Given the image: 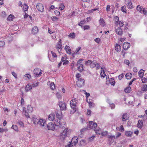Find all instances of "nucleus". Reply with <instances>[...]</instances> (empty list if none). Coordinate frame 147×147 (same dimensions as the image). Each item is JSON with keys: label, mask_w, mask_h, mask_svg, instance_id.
<instances>
[{"label": "nucleus", "mask_w": 147, "mask_h": 147, "mask_svg": "<svg viewBox=\"0 0 147 147\" xmlns=\"http://www.w3.org/2000/svg\"><path fill=\"white\" fill-rule=\"evenodd\" d=\"M54 124L52 122H50L47 125L49 130H54L55 129V125L61 128L62 129L65 126L66 123L65 122H61L59 119H56L55 121Z\"/></svg>", "instance_id": "1"}, {"label": "nucleus", "mask_w": 147, "mask_h": 147, "mask_svg": "<svg viewBox=\"0 0 147 147\" xmlns=\"http://www.w3.org/2000/svg\"><path fill=\"white\" fill-rule=\"evenodd\" d=\"M124 25V22L123 21H120L119 22V27L118 26H116L115 27V32L116 34L120 36H121L123 32V30L121 29V27Z\"/></svg>", "instance_id": "2"}, {"label": "nucleus", "mask_w": 147, "mask_h": 147, "mask_svg": "<svg viewBox=\"0 0 147 147\" xmlns=\"http://www.w3.org/2000/svg\"><path fill=\"white\" fill-rule=\"evenodd\" d=\"M77 100L76 98H74L71 100L70 102V106L71 109H73V110L72 112L71 111V113H74L76 111V107L77 103Z\"/></svg>", "instance_id": "3"}, {"label": "nucleus", "mask_w": 147, "mask_h": 147, "mask_svg": "<svg viewBox=\"0 0 147 147\" xmlns=\"http://www.w3.org/2000/svg\"><path fill=\"white\" fill-rule=\"evenodd\" d=\"M97 126V124L95 123H94L92 121H90L89 124L87 127V129L88 130L95 128Z\"/></svg>", "instance_id": "4"}, {"label": "nucleus", "mask_w": 147, "mask_h": 147, "mask_svg": "<svg viewBox=\"0 0 147 147\" xmlns=\"http://www.w3.org/2000/svg\"><path fill=\"white\" fill-rule=\"evenodd\" d=\"M84 79L82 78H79L78 79L76 82V84L78 87H81L84 85Z\"/></svg>", "instance_id": "5"}, {"label": "nucleus", "mask_w": 147, "mask_h": 147, "mask_svg": "<svg viewBox=\"0 0 147 147\" xmlns=\"http://www.w3.org/2000/svg\"><path fill=\"white\" fill-rule=\"evenodd\" d=\"M69 131V130L68 131V128H65L64 129L63 132L61 133V136L62 138H64L68 136Z\"/></svg>", "instance_id": "6"}, {"label": "nucleus", "mask_w": 147, "mask_h": 147, "mask_svg": "<svg viewBox=\"0 0 147 147\" xmlns=\"http://www.w3.org/2000/svg\"><path fill=\"white\" fill-rule=\"evenodd\" d=\"M78 138L76 136H75L72 138L71 142L70 143H71V145L73 146H75L76 144L78 142Z\"/></svg>", "instance_id": "7"}, {"label": "nucleus", "mask_w": 147, "mask_h": 147, "mask_svg": "<svg viewBox=\"0 0 147 147\" xmlns=\"http://www.w3.org/2000/svg\"><path fill=\"white\" fill-rule=\"evenodd\" d=\"M59 105L61 110H64L66 109L65 104L64 102H59Z\"/></svg>", "instance_id": "8"}, {"label": "nucleus", "mask_w": 147, "mask_h": 147, "mask_svg": "<svg viewBox=\"0 0 147 147\" xmlns=\"http://www.w3.org/2000/svg\"><path fill=\"white\" fill-rule=\"evenodd\" d=\"M129 118V117L126 113L123 114L121 117L122 121L125 122L128 120Z\"/></svg>", "instance_id": "9"}, {"label": "nucleus", "mask_w": 147, "mask_h": 147, "mask_svg": "<svg viewBox=\"0 0 147 147\" xmlns=\"http://www.w3.org/2000/svg\"><path fill=\"white\" fill-rule=\"evenodd\" d=\"M55 113L57 117L59 119L62 117V113L60 110H57L55 111Z\"/></svg>", "instance_id": "10"}, {"label": "nucleus", "mask_w": 147, "mask_h": 147, "mask_svg": "<svg viewBox=\"0 0 147 147\" xmlns=\"http://www.w3.org/2000/svg\"><path fill=\"white\" fill-rule=\"evenodd\" d=\"M123 46L124 49L126 50L130 47V44L127 42H125L124 43Z\"/></svg>", "instance_id": "11"}, {"label": "nucleus", "mask_w": 147, "mask_h": 147, "mask_svg": "<svg viewBox=\"0 0 147 147\" xmlns=\"http://www.w3.org/2000/svg\"><path fill=\"white\" fill-rule=\"evenodd\" d=\"M105 68L104 67H101V72L100 75L101 76L104 78L105 77L106 75L105 72Z\"/></svg>", "instance_id": "12"}, {"label": "nucleus", "mask_w": 147, "mask_h": 147, "mask_svg": "<svg viewBox=\"0 0 147 147\" xmlns=\"http://www.w3.org/2000/svg\"><path fill=\"white\" fill-rule=\"evenodd\" d=\"M38 123L41 126H43L46 123V121L45 119H40L38 121Z\"/></svg>", "instance_id": "13"}, {"label": "nucleus", "mask_w": 147, "mask_h": 147, "mask_svg": "<svg viewBox=\"0 0 147 147\" xmlns=\"http://www.w3.org/2000/svg\"><path fill=\"white\" fill-rule=\"evenodd\" d=\"M55 118V115L54 113H51L48 116L49 120L50 121H53Z\"/></svg>", "instance_id": "14"}, {"label": "nucleus", "mask_w": 147, "mask_h": 147, "mask_svg": "<svg viewBox=\"0 0 147 147\" xmlns=\"http://www.w3.org/2000/svg\"><path fill=\"white\" fill-rule=\"evenodd\" d=\"M56 47L57 48L60 49V51H61V49H62V47L61 39H60L59 40L58 42L56 45Z\"/></svg>", "instance_id": "15"}, {"label": "nucleus", "mask_w": 147, "mask_h": 147, "mask_svg": "<svg viewBox=\"0 0 147 147\" xmlns=\"http://www.w3.org/2000/svg\"><path fill=\"white\" fill-rule=\"evenodd\" d=\"M100 25L102 27H104L105 26V23L104 20L102 18H100L99 20Z\"/></svg>", "instance_id": "16"}, {"label": "nucleus", "mask_w": 147, "mask_h": 147, "mask_svg": "<svg viewBox=\"0 0 147 147\" xmlns=\"http://www.w3.org/2000/svg\"><path fill=\"white\" fill-rule=\"evenodd\" d=\"M106 77L107 80H108V78L109 79V81L110 82L111 85L114 86L115 84V82L114 79V78H109V77L107 78V76H106Z\"/></svg>", "instance_id": "17"}, {"label": "nucleus", "mask_w": 147, "mask_h": 147, "mask_svg": "<svg viewBox=\"0 0 147 147\" xmlns=\"http://www.w3.org/2000/svg\"><path fill=\"white\" fill-rule=\"evenodd\" d=\"M114 20H115V25L116 26H117L118 25H119V22L120 21H119V18L118 16H115L114 18Z\"/></svg>", "instance_id": "18"}, {"label": "nucleus", "mask_w": 147, "mask_h": 147, "mask_svg": "<svg viewBox=\"0 0 147 147\" xmlns=\"http://www.w3.org/2000/svg\"><path fill=\"white\" fill-rule=\"evenodd\" d=\"M47 84L50 85V88L52 90H53L55 88V84L53 82L50 83V82H48Z\"/></svg>", "instance_id": "19"}, {"label": "nucleus", "mask_w": 147, "mask_h": 147, "mask_svg": "<svg viewBox=\"0 0 147 147\" xmlns=\"http://www.w3.org/2000/svg\"><path fill=\"white\" fill-rule=\"evenodd\" d=\"M33 110V108L30 105H28L27 106L26 111L28 113H31L32 112Z\"/></svg>", "instance_id": "20"}, {"label": "nucleus", "mask_w": 147, "mask_h": 147, "mask_svg": "<svg viewBox=\"0 0 147 147\" xmlns=\"http://www.w3.org/2000/svg\"><path fill=\"white\" fill-rule=\"evenodd\" d=\"M65 49L67 53L70 54L71 53V50L68 46H66L65 47Z\"/></svg>", "instance_id": "21"}, {"label": "nucleus", "mask_w": 147, "mask_h": 147, "mask_svg": "<svg viewBox=\"0 0 147 147\" xmlns=\"http://www.w3.org/2000/svg\"><path fill=\"white\" fill-rule=\"evenodd\" d=\"M38 6V7H39L38 9V11H41V12L43 11L44 8L42 4L39 3L38 4V5H37V6Z\"/></svg>", "instance_id": "22"}, {"label": "nucleus", "mask_w": 147, "mask_h": 147, "mask_svg": "<svg viewBox=\"0 0 147 147\" xmlns=\"http://www.w3.org/2000/svg\"><path fill=\"white\" fill-rule=\"evenodd\" d=\"M127 7L129 9H132L133 7L132 2L131 0H129L127 3Z\"/></svg>", "instance_id": "23"}, {"label": "nucleus", "mask_w": 147, "mask_h": 147, "mask_svg": "<svg viewBox=\"0 0 147 147\" xmlns=\"http://www.w3.org/2000/svg\"><path fill=\"white\" fill-rule=\"evenodd\" d=\"M121 48V46L119 44H116L115 49L117 52H119L120 51Z\"/></svg>", "instance_id": "24"}, {"label": "nucleus", "mask_w": 147, "mask_h": 147, "mask_svg": "<svg viewBox=\"0 0 147 147\" xmlns=\"http://www.w3.org/2000/svg\"><path fill=\"white\" fill-rule=\"evenodd\" d=\"M31 77V75L28 74H25L24 76V78L26 80H29Z\"/></svg>", "instance_id": "25"}, {"label": "nucleus", "mask_w": 147, "mask_h": 147, "mask_svg": "<svg viewBox=\"0 0 147 147\" xmlns=\"http://www.w3.org/2000/svg\"><path fill=\"white\" fill-rule=\"evenodd\" d=\"M97 62L95 61H93L91 62L90 64V66L91 68H93L94 67H96Z\"/></svg>", "instance_id": "26"}, {"label": "nucleus", "mask_w": 147, "mask_h": 147, "mask_svg": "<svg viewBox=\"0 0 147 147\" xmlns=\"http://www.w3.org/2000/svg\"><path fill=\"white\" fill-rule=\"evenodd\" d=\"M143 122L142 121V120H139L138 121V124H137V126L138 127L140 128H141L143 125Z\"/></svg>", "instance_id": "27"}, {"label": "nucleus", "mask_w": 147, "mask_h": 147, "mask_svg": "<svg viewBox=\"0 0 147 147\" xmlns=\"http://www.w3.org/2000/svg\"><path fill=\"white\" fill-rule=\"evenodd\" d=\"M144 8L142 6H140V5H138L136 7L137 10L139 11L141 13H142Z\"/></svg>", "instance_id": "28"}, {"label": "nucleus", "mask_w": 147, "mask_h": 147, "mask_svg": "<svg viewBox=\"0 0 147 147\" xmlns=\"http://www.w3.org/2000/svg\"><path fill=\"white\" fill-rule=\"evenodd\" d=\"M31 33L33 34H35L37 33V27L34 26L33 27L31 30Z\"/></svg>", "instance_id": "29"}, {"label": "nucleus", "mask_w": 147, "mask_h": 147, "mask_svg": "<svg viewBox=\"0 0 147 147\" xmlns=\"http://www.w3.org/2000/svg\"><path fill=\"white\" fill-rule=\"evenodd\" d=\"M32 88V86L31 85L28 84L25 87V90L26 92H28Z\"/></svg>", "instance_id": "30"}, {"label": "nucleus", "mask_w": 147, "mask_h": 147, "mask_svg": "<svg viewBox=\"0 0 147 147\" xmlns=\"http://www.w3.org/2000/svg\"><path fill=\"white\" fill-rule=\"evenodd\" d=\"M132 134V132L130 131H126L125 132V135L127 137H131Z\"/></svg>", "instance_id": "31"}, {"label": "nucleus", "mask_w": 147, "mask_h": 147, "mask_svg": "<svg viewBox=\"0 0 147 147\" xmlns=\"http://www.w3.org/2000/svg\"><path fill=\"white\" fill-rule=\"evenodd\" d=\"M11 128L13 129L15 131L17 132H18L19 131L18 127L17 125H13L11 127Z\"/></svg>", "instance_id": "32"}, {"label": "nucleus", "mask_w": 147, "mask_h": 147, "mask_svg": "<svg viewBox=\"0 0 147 147\" xmlns=\"http://www.w3.org/2000/svg\"><path fill=\"white\" fill-rule=\"evenodd\" d=\"M124 91L126 93H130L131 91V87L130 86H128L125 89Z\"/></svg>", "instance_id": "33"}, {"label": "nucleus", "mask_w": 147, "mask_h": 147, "mask_svg": "<svg viewBox=\"0 0 147 147\" xmlns=\"http://www.w3.org/2000/svg\"><path fill=\"white\" fill-rule=\"evenodd\" d=\"M94 130L96 134H100V129L99 127H96Z\"/></svg>", "instance_id": "34"}, {"label": "nucleus", "mask_w": 147, "mask_h": 147, "mask_svg": "<svg viewBox=\"0 0 147 147\" xmlns=\"http://www.w3.org/2000/svg\"><path fill=\"white\" fill-rule=\"evenodd\" d=\"M132 74L131 73H129L126 74L125 75L126 78L127 79H130L131 77Z\"/></svg>", "instance_id": "35"}, {"label": "nucleus", "mask_w": 147, "mask_h": 147, "mask_svg": "<svg viewBox=\"0 0 147 147\" xmlns=\"http://www.w3.org/2000/svg\"><path fill=\"white\" fill-rule=\"evenodd\" d=\"M75 36L76 34L74 32L70 33L68 35V37L72 39H74L75 37Z\"/></svg>", "instance_id": "36"}, {"label": "nucleus", "mask_w": 147, "mask_h": 147, "mask_svg": "<svg viewBox=\"0 0 147 147\" xmlns=\"http://www.w3.org/2000/svg\"><path fill=\"white\" fill-rule=\"evenodd\" d=\"M142 90L143 91H146L147 90V85L144 84L142 86Z\"/></svg>", "instance_id": "37"}, {"label": "nucleus", "mask_w": 147, "mask_h": 147, "mask_svg": "<svg viewBox=\"0 0 147 147\" xmlns=\"http://www.w3.org/2000/svg\"><path fill=\"white\" fill-rule=\"evenodd\" d=\"M23 113L24 114L25 116L27 117V118H30V116L29 115L28 113H29L28 112L26 111H24V110H23Z\"/></svg>", "instance_id": "38"}, {"label": "nucleus", "mask_w": 147, "mask_h": 147, "mask_svg": "<svg viewBox=\"0 0 147 147\" xmlns=\"http://www.w3.org/2000/svg\"><path fill=\"white\" fill-rule=\"evenodd\" d=\"M78 69L80 71H82L83 70V65L82 64H80L78 67Z\"/></svg>", "instance_id": "39"}, {"label": "nucleus", "mask_w": 147, "mask_h": 147, "mask_svg": "<svg viewBox=\"0 0 147 147\" xmlns=\"http://www.w3.org/2000/svg\"><path fill=\"white\" fill-rule=\"evenodd\" d=\"M28 8V6L26 4H24L23 9L24 11H27Z\"/></svg>", "instance_id": "40"}, {"label": "nucleus", "mask_w": 147, "mask_h": 147, "mask_svg": "<svg viewBox=\"0 0 147 147\" xmlns=\"http://www.w3.org/2000/svg\"><path fill=\"white\" fill-rule=\"evenodd\" d=\"M144 71L141 69L138 72L139 76L141 78L144 75Z\"/></svg>", "instance_id": "41"}, {"label": "nucleus", "mask_w": 147, "mask_h": 147, "mask_svg": "<svg viewBox=\"0 0 147 147\" xmlns=\"http://www.w3.org/2000/svg\"><path fill=\"white\" fill-rule=\"evenodd\" d=\"M14 18V16L11 15L9 16L8 18H7V20H11Z\"/></svg>", "instance_id": "42"}, {"label": "nucleus", "mask_w": 147, "mask_h": 147, "mask_svg": "<svg viewBox=\"0 0 147 147\" xmlns=\"http://www.w3.org/2000/svg\"><path fill=\"white\" fill-rule=\"evenodd\" d=\"M42 74L41 70L39 69H37V76H40Z\"/></svg>", "instance_id": "43"}, {"label": "nucleus", "mask_w": 147, "mask_h": 147, "mask_svg": "<svg viewBox=\"0 0 147 147\" xmlns=\"http://www.w3.org/2000/svg\"><path fill=\"white\" fill-rule=\"evenodd\" d=\"M42 74L41 70L39 69H37V76H40Z\"/></svg>", "instance_id": "44"}, {"label": "nucleus", "mask_w": 147, "mask_h": 147, "mask_svg": "<svg viewBox=\"0 0 147 147\" xmlns=\"http://www.w3.org/2000/svg\"><path fill=\"white\" fill-rule=\"evenodd\" d=\"M108 138L111 141H113L115 138V136H108Z\"/></svg>", "instance_id": "45"}, {"label": "nucleus", "mask_w": 147, "mask_h": 147, "mask_svg": "<svg viewBox=\"0 0 147 147\" xmlns=\"http://www.w3.org/2000/svg\"><path fill=\"white\" fill-rule=\"evenodd\" d=\"M65 7V6L63 3H61L59 6V9L60 10H63Z\"/></svg>", "instance_id": "46"}, {"label": "nucleus", "mask_w": 147, "mask_h": 147, "mask_svg": "<svg viewBox=\"0 0 147 147\" xmlns=\"http://www.w3.org/2000/svg\"><path fill=\"white\" fill-rule=\"evenodd\" d=\"M18 123L20 125L21 127H23L24 126V124L22 121H18Z\"/></svg>", "instance_id": "47"}, {"label": "nucleus", "mask_w": 147, "mask_h": 147, "mask_svg": "<svg viewBox=\"0 0 147 147\" xmlns=\"http://www.w3.org/2000/svg\"><path fill=\"white\" fill-rule=\"evenodd\" d=\"M56 95L57 97L59 99H60L62 98V96L58 92H57L56 94Z\"/></svg>", "instance_id": "48"}, {"label": "nucleus", "mask_w": 147, "mask_h": 147, "mask_svg": "<svg viewBox=\"0 0 147 147\" xmlns=\"http://www.w3.org/2000/svg\"><path fill=\"white\" fill-rule=\"evenodd\" d=\"M51 52L52 57L53 58H56L57 55L56 53L53 51H51Z\"/></svg>", "instance_id": "49"}, {"label": "nucleus", "mask_w": 147, "mask_h": 147, "mask_svg": "<svg viewBox=\"0 0 147 147\" xmlns=\"http://www.w3.org/2000/svg\"><path fill=\"white\" fill-rule=\"evenodd\" d=\"M108 134V132L107 131H103L101 133V135L102 136H106Z\"/></svg>", "instance_id": "50"}, {"label": "nucleus", "mask_w": 147, "mask_h": 147, "mask_svg": "<svg viewBox=\"0 0 147 147\" xmlns=\"http://www.w3.org/2000/svg\"><path fill=\"white\" fill-rule=\"evenodd\" d=\"M51 19L53 21H55L57 20L58 18L55 16H52L51 18Z\"/></svg>", "instance_id": "51"}, {"label": "nucleus", "mask_w": 147, "mask_h": 147, "mask_svg": "<svg viewBox=\"0 0 147 147\" xmlns=\"http://www.w3.org/2000/svg\"><path fill=\"white\" fill-rule=\"evenodd\" d=\"M142 13L144 15L146 14L147 13V8H144Z\"/></svg>", "instance_id": "52"}, {"label": "nucleus", "mask_w": 147, "mask_h": 147, "mask_svg": "<svg viewBox=\"0 0 147 147\" xmlns=\"http://www.w3.org/2000/svg\"><path fill=\"white\" fill-rule=\"evenodd\" d=\"M121 11L123 12H125L126 11V7L123 6L121 7Z\"/></svg>", "instance_id": "53"}, {"label": "nucleus", "mask_w": 147, "mask_h": 147, "mask_svg": "<svg viewBox=\"0 0 147 147\" xmlns=\"http://www.w3.org/2000/svg\"><path fill=\"white\" fill-rule=\"evenodd\" d=\"M90 28V26L88 25L84 26V30H88Z\"/></svg>", "instance_id": "54"}, {"label": "nucleus", "mask_w": 147, "mask_h": 147, "mask_svg": "<svg viewBox=\"0 0 147 147\" xmlns=\"http://www.w3.org/2000/svg\"><path fill=\"white\" fill-rule=\"evenodd\" d=\"M36 116H35L34 117H33V118H32L33 122L35 124H36Z\"/></svg>", "instance_id": "55"}, {"label": "nucleus", "mask_w": 147, "mask_h": 147, "mask_svg": "<svg viewBox=\"0 0 147 147\" xmlns=\"http://www.w3.org/2000/svg\"><path fill=\"white\" fill-rule=\"evenodd\" d=\"M85 23L84 21H82L80 22L78 24V25L79 26H82V25L84 24Z\"/></svg>", "instance_id": "56"}, {"label": "nucleus", "mask_w": 147, "mask_h": 147, "mask_svg": "<svg viewBox=\"0 0 147 147\" xmlns=\"http://www.w3.org/2000/svg\"><path fill=\"white\" fill-rule=\"evenodd\" d=\"M110 106L111 107V109H113L115 108V105L113 103H109Z\"/></svg>", "instance_id": "57"}, {"label": "nucleus", "mask_w": 147, "mask_h": 147, "mask_svg": "<svg viewBox=\"0 0 147 147\" xmlns=\"http://www.w3.org/2000/svg\"><path fill=\"white\" fill-rule=\"evenodd\" d=\"M5 42L3 41H0V47H2L5 45Z\"/></svg>", "instance_id": "58"}, {"label": "nucleus", "mask_w": 147, "mask_h": 147, "mask_svg": "<svg viewBox=\"0 0 147 147\" xmlns=\"http://www.w3.org/2000/svg\"><path fill=\"white\" fill-rule=\"evenodd\" d=\"M94 41L97 43H99L100 41V38H97L94 39Z\"/></svg>", "instance_id": "59"}, {"label": "nucleus", "mask_w": 147, "mask_h": 147, "mask_svg": "<svg viewBox=\"0 0 147 147\" xmlns=\"http://www.w3.org/2000/svg\"><path fill=\"white\" fill-rule=\"evenodd\" d=\"M95 136H92L91 137H90L88 139V141H91L93 140Z\"/></svg>", "instance_id": "60"}, {"label": "nucleus", "mask_w": 147, "mask_h": 147, "mask_svg": "<svg viewBox=\"0 0 147 147\" xmlns=\"http://www.w3.org/2000/svg\"><path fill=\"white\" fill-rule=\"evenodd\" d=\"M147 80V78H145L144 77L143 79H142V82L143 83H146L147 82V81L146 80Z\"/></svg>", "instance_id": "61"}, {"label": "nucleus", "mask_w": 147, "mask_h": 147, "mask_svg": "<svg viewBox=\"0 0 147 147\" xmlns=\"http://www.w3.org/2000/svg\"><path fill=\"white\" fill-rule=\"evenodd\" d=\"M124 62L125 64L126 65H129V60H127V59H125L124 60Z\"/></svg>", "instance_id": "62"}, {"label": "nucleus", "mask_w": 147, "mask_h": 147, "mask_svg": "<svg viewBox=\"0 0 147 147\" xmlns=\"http://www.w3.org/2000/svg\"><path fill=\"white\" fill-rule=\"evenodd\" d=\"M110 7L111 6L110 5H107L106 7V10L107 11H109L110 10Z\"/></svg>", "instance_id": "63"}, {"label": "nucleus", "mask_w": 147, "mask_h": 147, "mask_svg": "<svg viewBox=\"0 0 147 147\" xmlns=\"http://www.w3.org/2000/svg\"><path fill=\"white\" fill-rule=\"evenodd\" d=\"M119 131H124V128L123 125H121L120 126Z\"/></svg>", "instance_id": "64"}]
</instances>
